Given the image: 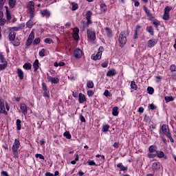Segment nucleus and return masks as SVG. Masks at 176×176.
I'll return each instance as SVG.
<instances>
[{
    "instance_id": "1",
    "label": "nucleus",
    "mask_w": 176,
    "mask_h": 176,
    "mask_svg": "<svg viewBox=\"0 0 176 176\" xmlns=\"http://www.w3.org/2000/svg\"><path fill=\"white\" fill-rule=\"evenodd\" d=\"M160 133L164 134L168 138L170 141V142H174V139L173 138V136H171V133H170V128L168 127V125L163 124L161 126Z\"/></svg>"
},
{
    "instance_id": "2",
    "label": "nucleus",
    "mask_w": 176,
    "mask_h": 176,
    "mask_svg": "<svg viewBox=\"0 0 176 176\" xmlns=\"http://www.w3.org/2000/svg\"><path fill=\"white\" fill-rule=\"evenodd\" d=\"M127 35H129V33H127V32L126 31L122 32L120 34L118 41H119L120 47H123V46L126 45L127 42V37H126Z\"/></svg>"
},
{
    "instance_id": "3",
    "label": "nucleus",
    "mask_w": 176,
    "mask_h": 176,
    "mask_svg": "<svg viewBox=\"0 0 176 176\" xmlns=\"http://www.w3.org/2000/svg\"><path fill=\"white\" fill-rule=\"evenodd\" d=\"M20 148V141L16 139L12 145V152L14 155V157H19V148Z\"/></svg>"
},
{
    "instance_id": "4",
    "label": "nucleus",
    "mask_w": 176,
    "mask_h": 176,
    "mask_svg": "<svg viewBox=\"0 0 176 176\" xmlns=\"http://www.w3.org/2000/svg\"><path fill=\"white\" fill-rule=\"evenodd\" d=\"M28 10L30 13V19H34L35 14V3L31 1L28 3Z\"/></svg>"
},
{
    "instance_id": "5",
    "label": "nucleus",
    "mask_w": 176,
    "mask_h": 176,
    "mask_svg": "<svg viewBox=\"0 0 176 176\" xmlns=\"http://www.w3.org/2000/svg\"><path fill=\"white\" fill-rule=\"evenodd\" d=\"M102 52H104V47H102V46H100L98 49V52L91 56V60H94V61H97V60H101Z\"/></svg>"
},
{
    "instance_id": "6",
    "label": "nucleus",
    "mask_w": 176,
    "mask_h": 176,
    "mask_svg": "<svg viewBox=\"0 0 176 176\" xmlns=\"http://www.w3.org/2000/svg\"><path fill=\"white\" fill-rule=\"evenodd\" d=\"M87 38L91 42L96 41V32L91 29H88L87 31Z\"/></svg>"
},
{
    "instance_id": "7",
    "label": "nucleus",
    "mask_w": 176,
    "mask_h": 176,
    "mask_svg": "<svg viewBox=\"0 0 176 176\" xmlns=\"http://www.w3.org/2000/svg\"><path fill=\"white\" fill-rule=\"evenodd\" d=\"M35 38V33L34 32V30H32L26 41V46H31L32 45V41H34V38Z\"/></svg>"
},
{
    "instance_id": "8",
    "label": "nucleus",
    "mask_w": 176,
    "mask_h": 176,
    "mask_svg": "<svg viewBox=\"0 0 176 176\" xmlns=\"http://www.w3.org/2000/svg\"><path fill=\"white\" fill-rule=\"evenodd\" d=\"M0 113H4V115H8L6 111V107H5V100L3 99H0Z\"/></svg>"
},
{
    "instance_id": "9",
    "label": "nucleus",
    "mask_w": 176,
    "mask_h": 176,
    "mask_svg": "<svg viewBox=\"0 0 176 176\" xmlns=\"http://www.w3.org/2000/svg\"><path fill=\"white\" fill-rule=\"evenodd\" d=\"M47 80L48 82H50L51 83L54 85H57L58 82H60V80L57 77H52L49 74H47Z\"/></svg>"
},
{
    "instance_id": "10",
    "label": "nucleus",
    "mask_w": 176,
    "mask_h": 176,
    "mask_svg": "<svg viewBox=\"0 0 176 176\" xmlns=\"http://www.w3.org/2000/svg\"><path fill=\"white\" fill-rule=\"evenodd\" d=\"M157 43V38H151L147 43L148 47H154Z\"/></svg>"
},
{
    "instance_id": "11",
    "label": "nucleus",
    "mask_w": 176,
    "mask_h": 176,
    "mask_svg": "<svg viewBox=\"0 0 176 176\" xmlns=\"http://www.w3.org/2000/svg\"><path fill=\"white\" fill-rule=\"evenodd\" d=\"M73 38L75 39V41L79 40V28H74L73 30Z\"/></svg>"
},
{
    "instance_id": "12",
    "label": "nucleus",
    "mask_w": 176,
    "mask_h": 176,
    "mask_svg": "<svg viewBox=\"0 0 176 176\" xmlns=\"http://www.w3.org/2000/svg\"><path fill=\"white\" fill-rule=\"evenodd\" d=\"M20 108L23 115H27V113H28V108L27 107L26 104L21 103Z\"/></svg>"
},
{
    "instance_id": "13",
    "label": "nucleus",
    "mask_w": 176,
    "mask_h": 176,
    "mask_svg": "<svg viewBox=\"0 0 176 176\" xmlns=\"http://www.w3.org/2000/svg\"><path fill=\"white\" fill-rule=\"evenodd\" d=\"M85 16H86L87 24H91V16H93V12H91V11L89 10L87 12Z\"/></svg>"
},
{
    "instance_id": "14",
    "label": "nucleus",
    "mask_w": 176,
    "mask_h": 176,
    "mask_svg": "<svg viewBox=\"0 0 176 176\" xmlns=\"http://www.w3.org/2000/svg\"><path fill=\"white\" fill-rule=\"evenodd\" d=\"M82 51L80 50V49H76L74 50V57L76 58H80V57H82Z\"/></svg>"
},
{
    "instance_id": "15",
    "label": "nucleus",
    "mask_w": 176,
    "mask_h": 176,
    "mask_svg": "<svg viewBox=\"0 0 176 176\" xmlns=\"http://www.w3.org/2000/svg\"><path fill=\"white\" fill-rule=\"evenodd\" d=\"M116 74H118V72H116V69H112L107 72V73L106 74V76H109V77L115 76Z\"/></svg>"
},
{
    "instance_id": "16",
    "label": "nucleus",
    "mask_w": 176,
    "mask_h": 176,
    "mask_svg": "<svg viewBox=\"0 0 176 176\" xmlns=\"http://www.w3.org/2000/svg\"><path fill=\"white\" fill-rule=\"evenodd\" d=\"M78 102L80 104H83L86 101V96H85V94L80 93L78 94Z\"/></svg>"
},
{
    "instance_id": "17",
    "label": "nucleus",
    "mask_w": 176,
    "mask_h": 176,
    "mask_svg": "<svg viewBox=\"0 0 176 176\" xmlns=\"http://www.w3.org/2000/svg\"><path fill=\"white\" fill-rule=\"evenodd\" d=\"M41 14L44 17H47V19H49V17H50V11H49L47 10H44L41 11Z\"/></svg>"
},
{
    "instance_id": "18",
    "label": "nucleus",
    "mask_w": 176,
    "mask_h": 176,
    "mask_svg": "<svg viewBox=\"0 0 176 176\" xmlns=\"http://www.w3.org/2000/svg\"><path fill=\"white\" fill-rule=\"evenodd\" d=\"M117 167L120 168V171H127L128 168L127 166H123L122 163H119L117 164Z\"/></svg>"
},
{
    "instance_id": "19",
    "label": "nucleus",
    "mask_w": 176,
    "mask_h": 176,
    "mask_svg": "<svg viewBox=\"0 0 176 176\" xmlns=\"http://www.w3.org/2000/svg\"><path fill=\"white\" fill-rule=\"evenodd\" d=\"M16 72L18 74L19 79H21V80H23V79H24V72H23V70H21V69H18Z\"/></svg>"
},
{
    "instance_id": "20",
    "label": "nucleus",
    "mask_w": 176,
    "mask_h": 176,
    "mask_svg": "<svg viewBox=\"0 0 176 176\" xmlns=\"http://www.w3.org/2000/svg\"><path fill=\"white\" fill-rule=\"evenodd\" d=\"M16 2H17V0H8V5L10 9H13V8L16 6Z\"/></svg>"
},
{
    "instance_id": "21",
    "label": "nucleus",
    "mask_w": 176,
    "mask_h": 176,
    "mask_svg": "<svg viewBox=\"0 0 176 176\" xmlns=\"http://www.w3.org/2000/svg\"><path fill=\"white\" fill-rule=\"evenodd\" d=\"M153 170H160V162H154L152 165Z\"/></svg>"
},
{
    "instance_id": "22",
    "label": "nucleus",
    "mask_w": 176,
    "mask_h": 176,
    "mask_svg": "<svg viewBox=\"0 0 176 176\" xmlns=\"http://www.w3.org/2000/svg\"><path fill=\"white\" fill-rule=\"evenodd\" d=\"M105 31H106L107 36H108V38H112L113 33H112V30H111V28H106Z\"/></svg>"
},
{
    "instance_id": "23",
    "label": "nucleus",
    "mask_w": 176,
    "mask_h": 176,
    "mask_svg": "<svg viewBox=\"0 0 176 176\" xmlns=\"http://www.w3.org/2000/svg\"><path fill=\"white\" fill-rule=\"evenodd\" d=\"M33 68L34 72H36L37 69H39V60L38 59L35 60L33 63Z\"/></svg>"
},
{
    "instance_id": "24",
    "label": "nucleus",
    "mask_w": 176,
    "mask_h": 176,
    "mask_svg": "<svg viewBox=\"0 0 176 176\" xmlns=\"http://www.w3.org/2000/svg\"><path fill=\"white\" fill-rule=\"evenodd\" d=\"M8 38L10 41H14L16 39V33L14 32H10Z\"/></svg>"
},
{
    "instance_id": "25",
    "label": "nucleus",
    "mask_w": 176,
    "mask_h": 176,
    "mask_svg": "<svg viewBox=\"0 0 176 176\" xmlns=\"http://www.w3.org/2000/svg\"><path fill=\"white\" fill-rule=\"evenodd\" d=\"M112 111L113 116H118V115H119V108H118V107H113Z\"/></svg>"
},
{
    "instance_id": "26",
    "label": "nucleus",
    "mask_w": 176,
    "mask_h": 176,
    "mask_svg": "<svg viewBox=\"0 0 176 176\" xmlns=\"http://www.w3.org/2000/svg\"><path fill=\"white\" fill-rule=\"evenodd\" d=\"M143 9H144L146 14H147L148 17H152V13H151V11H149L148 8H146V6H144Z\"/></svg>"
},
{
    "instance_id": "27",
    "label": "nucleus",
    "mask_w": 176,
    "mask_h": 176,
    "mask_svg": "<svg viewBox=\"0 0 176 176\" xmlns=\"http://www.w3.org/2000/svg\"><path fill=\"white\" fill-rule=\"evenodd\" d=\"M156 156L157 157H159V159H163L164 157V153L163 151H156Z\"/></svg>"
},
{
    "instance_id": "28",
    "label": "nucleus",
    "mask_w": 176,
    "mask_h": 176,
    "mask_svg": "<svg viewBox=\"0 0 176 176\" xmlns=\"http://www.w3.org/2000/svg\"><path fill=\"white\" fill-rule=\"evenodd\" d=\"M32 67V65L30 63H26L23 65V68L26 70L31 69Z\"/></svg>"
},
{
    "instance_id": "29",
    "label": "nucleus",
    "mask_w": 176,
    "mask_h": 176,
    "mask_svg": "<svg viewBox=\"0 0 176 176\" xmlns=\"http://www.w3.org/2000/svg\"><path fill=\"white\" fill-rule=\"evenodd\" d=\"M146 31L147 32H148V34H150V35H151L153 36V35H154L155 32H153V28H152L151 26H148L146 28Z\"/></svg>"
},
{
    "instance_id": "30",
    "label": "nucleus",
    "mask_w": 176,
    "mask_h": 176,
    "mask_svg": "<svg viewBox=\"0 0 176 176\" xmlns=\"http://www.w3.org/2000/svg\"><path fill=\"white\" fill-rule=\"evenodd\" d=\"M87 87L88 89H93V87H94V82H93L91 80H88L87 82Z\"/></svg>"
},
{
    "instance_id": "31",
    "label": "nucleus",
    "mask_w": 176,
    "mask_h": 176,
    "mask_svg": "<svg viewBox=\"0 0 176 176\" xmlns=\"http://www.w3.org/2000/svg\"><path fill=\"white\" fill-rule=\"evenodd\" d=\"M131 88L133 90H137V89H138V86L135 84V81L131 82Z\"/></svg>"
},
{
    "instance_id": "32",
    "label": "nucleus",
    "mask_w": 176,
    "mask_h": 176,
    "mask_svg": "<svg viewBox=\"0 0 176 176\" xmlns=\"http://www.w3.org/2000/svg\"><path fill=\"white\" fill-rule=\"evenodd\" d=\"M16 124L17 130H21V120L20 119L16 120Z\"/></svg>"
},
{
    "instance_id": "33",
    "label": "nucleus",
    "mask_w": 176,
    "mask_h": 176,
    "mask_svg": "<svg viewBox=\"0 0 176 176\" xmlns=\"http://www.w3.org/2000/svg\"><path fill=\"white\" fill-rule=\"evenodd\" d=\"M150 153H153L154 152H156V146L151 145L148 148Z\"/></svg>"
},
{
    "instance_id": "34",
    "label": "nucleus",
    "mask_w": 176,
    "mask_h": 176,
    "mask_svg": "<svg viewBox=\"0 0 176 176\" xmlns=\"http://www.w3.org/2000/svg\"><path fill=\"white\" fill-rule=\"evenodd\" d=\"M100 11L101 13H105V12H107V6H105V4L100 5Z\"/></svg>"
},
{
    "instance_id": "35",
    "label": "nucleus",
    "mask_w": 176,
    "mask_h": 176,
    "mask_svg": "<svg viewBox=\"0 0 176 176\" xmlns=\"http://www.w3.org/2000/svg\"><path fill=\"white\" fill-rule=\"evenodd\" d=\"M164 100L166 102H170L174 101V98L173 96H165Z\"/></svg>"
},
{
    "instance_id": "36",
    "label": "nucleus",
    "mask_w": 176,
    "mask_h": 176,
    "mask_svg": "<svg viewBox=\"0 0 176 176\" xmlns=\"http://www.w3.org/2000/svg\"><path fill=\"white\" fill-rule=\"evenodd\" d=\"M26 25L28 28H32V25H34V21H32V20H29L27 22Z\"/></svg>"
},
{
    "instance_id": "37",
    "label": "nucleus",
    "mask_w": 176,
    "mask_h": 176,
    "mask_svg": "<svg viewBox=\"0 0 176 176\" xmlns=\"http://www.w3.org/2000/svg\"><path fill=\"white\" fill-rule=\"evenodd\" d=\"M162 19L163 20H170V14L164 12Z\"/></svg>"
},
{
    "instance_id": "38",
    "label": "nucleus",
    "mask_w": 176,
    "mask_h": 176,
    "mask_svg": "<svg viewBox=\"0 0 176 176\" xmlns=\"http://www.w3.org/2000/svg\"><path fill=\"white\" fill-rule=\"evenodd\" d=\"M78 8H79V6H78V3H72V10L73 11L77 10Z\"/></svg>"
},
{
    "instance_id": "39",
    "label": "nucleus",
    "mask_w": 176,
    "mask_h": 176,
    "mask_svg": "<svg viewBox=\"0 0 176 176\" xmlns=\"http://www.w3.org/2000/svg\"><path fill=\"white\" fill-rule=\"evenodd\" d=\"M102 130L103 133L108 132L109 130V125H108V124L103 125Z\"/></svg>"
},
{
    "instance_id": "40",
    "label": "nucleus",
    "mask_w": 176,
    "mask_h": 176,
    "mask_svg": "<svg viewBox=\"0 0 176 176\" xmlns=\"http://www.w3.org/2000/svg\"><path fill=\"white\" fill-rule=\"evenodd\" d=\"M64 137H65L67 140H71L72 136H71V133H69V132L68 131H65L63 133Z\"/></svg>"
},
{
    "instance_id": "41",
    "label": "nucleus",
    "mask_w": 176,
    "mask_h": 176,
    "mask_svg": "<svg viewBox=\"0 0 176 176\" xmlns=\"http://www.w3.org/2000/svg\"><path fill=\"white\" fill-rule=\"evenodd\" d=\"M173 10V7L171 6H166L165 8H164V13H170V10Z\"/></svg>"
},
{
    "instance_id": "42",
    "label": "nucleus",
    "mask_w": 176,
    "mask_h": 176,
    "mask_svg": "<svg viewBox=\"0 0 176 176\" xmlns=\"http://www.w3.org/2000/svg\"><path fill=\"white\" fill-rule=\"evenodd\" d=\"M12 43L14 46H20V40H19V38H16L14 40Z\"/></svg>"
},
{
    "instance_id": "43",
    "label": "nucleus",
    "mask_w": 176,
    "mask_h": 176,
    "mask_svg": "<svg viewBox=\"0 0 176 176\" xmlns=\"http://www.w3.org/2000/svg\"><path fill=\"white\" fill-rule=\"evenodd\" d=\"M147 91H148V94H153L155 89H153V87H148L147 88Z\"/></svg>"
},
{
    "instance_id": "44",
    "label": "nucleus",
    "mask_w": 176,
    "mask_h": 176,
    "mask_svg": "<svg viewBox=\"0 0 176 176\" xmlns=\"http://www.w3.org/2000/svg\"><path fill=\"white\" fill-rule=\"evenodd\" d=\"M8 65L6 63L0 64V71H3V69H6Z\"/></svg>"
},
{
    "instance_id": "45",
    "label": "nucleus",
    "mask_w": 176,
    "mask_h": 176,
    "mask_svg": "<svg viewBox=\"0 0 176 176\" xmlns=\"http://www.w3.org/2000/svg\"><path fill=\"white\" fill-rule=\"evenodd\" d=\"M6 18L8 21L12 19V15H10V12H9V10H7Z\"/></svg>"
},
{
    "instance_id": "46",
    "label": "nucleus",
    "mask_w": 176,
    "mask_h": 176,
    "mask_svg": "<svg viewBox=\"0 0 176 176\" xmlns=\"http://www.w3.org/2000/svg\"><path fill=\"white\" fill-rule=\"evenodd\" d=\"M38 54L40 57H45V48H43L39 52Z\"/></svg>"
},
{
    "instance_id": "47",
    "label": "nucleus",
    "mask_w": 176,
    "mask_h": 176,
    "mask_svg": "<svg viewBox=\"0 0 176 176\" xmlns=\"http://www.w3.org/2000/svg\"><path fill=\"white\" fill-rule=\"evenodd\" d=\"M87 93L89 97H93V96H94V92L91 90L87 91Z\"/></svg>"
},
{
    "instance_id": "48",
    "label": "nucleus",
    "mask_w": 176,
    "mask_h": 176,
    "mask_svg": "<svg viewBox=\"0 0 176 176\" xmlns=\"http://www.w3.org/2000/svg\"><path fill=\"white\" fill-rule=\"evenodd\" d=\"M18 27L19 30H24V28H25V23H22L19 24Z\"/></svg>"
},
{
    "instance_id": "49",
    "label": "nucleus",
    "mask_w": 176,
    "mask_h": 176,
    "mask_svg": "<svg viewBox=\"0 0 176 176\" xmlns=\"http://www.w3.org/2000/svg\"><path fill=\"white\" fill-rule=\"evenodd\" d=\"M170 69L171 72H175V71H176L175 65H171Z\"/></svg>"
},
{
    "instance_id": "50",
    "label": "nucleus",
    "mask_w": 176,
    "mask_h": 176,
    "mask_svg": "<svg viewBox=\"0 0 176 176\" xmlns=\"http://www.w3.org/2000/svg\"><path fill=\"white\" fill-rule=\"evenodd\" d=\"M45 43H53V40L52 38H47L45 39Z\"/></svg>"
},
{
    "instance_id": "51",
    "label": "nucleus",
    "mask_w": 176,
    "mask_h": 176,
    "mask_svg": "<svg viewBox=\"0 0 176 176\" xmlns=\"http://www.w3.org/2000/svg\"><path fill=\"white\" fill-rule=\"evenodd\" d=\"M0 61L1 63H5V57L2 53H0Z\"/></svg>"
},
{
    "instance_id": "52",
    "label": "nucleus",
    "mask_w": 176,
    "mask_h": 176,
    "mask_svg": "<svg viewBox=\"0 0 176 176\" xmlns=\"http://www.w3.org/2000/svg\"><path fill=\"white\" fill-rule=\"evenodd\" d=\"M89 166H96V162L94 160H90L87 162Z\"/></svg>"
},
{
    "instance_id": "53",
    "label": "nucleus",
    "mask_w": 176,
    "mask_h": 176,
    "mask_svg": "<svg viewBox=\"0 0 176 176\" xmlns=\"http://www.w3.org/2000/svg\"><path fill=\"white\" fill-rule=\"evenodd\" d=\"M35 157H37V158L38 157V158L41 159L42 160H45V157H43L42 155V154H36Z\"/></svg>"
},
{
    "instance_id": "54",
    "label": "nucleus",
    "mask_w": 176,
    "mask_h": 176,
    "mask_svg": "<svg viewBox=\"0 0 176 176\" xmlns=\"http://www.w3.org/2000/svg\"><path fill=\"white\" fill-rule=\"evenodd\" d=\"M42 87H43V91H47V86L46 85V83L43 82L42 83Z\"/></svg>"
},
{
    "instance_id": "55",
    "label": "nucleus",
    "mask_w": 176,
    "mask_h": 176,
    "mask_svg": "<svg viewBox=\"0 0 176 176\" xmlns=\"http://www.w3.org/2000/svg\"><path fill=\"white\" fill-rule=\"evenodd\" d=\"M5 2H6V0H0V9H2L3 8Z\"/></svg>"
},
{
    "instance_id": "56",
    "label": "nucleus",
    "mask_w": 176,
    "mask_h": 176,
    "mask_svg": "<svg viewBox=\"0 0 176 176\" xmlns=\"http://www.w3.org/2000/svg\"><path fill=\"white\" fill-rule=\"evenodd\" d=\"M102 68H107L108 67V60H106L102 63Z\"/></svg>"
},
{
    "instance_id": "57",
    "label": "nucleus",
    "mask_w": 176,
    "mask_h": 176,
    "mask_svg": "<svg viewBox=\"0 0 176 176\" xmlns=\"http://www.w3.org/2000/svg\"><path fill=\"white\" fill-rule=\"evenodd\" d=\"M6 23V19H0V25H5Z\"/></svg>"
},
{
    "instance_id": "58",
    "label": "nucleus",
    "mask_w": 176,
    "mask_h": 176,
    "mask_svg": "<svg viewBox=\"0 0 176 176\" xmlns=\"http://www.w3.org/2000/svg\"><path fill=\"white\" fill-rule=\"evenodd\" d=\"M148 108L149 109H151L152 111H153V109H156L157 107L153 104H150L148 105Z\"/></svg>"
},
{
    "instance_id": "59",
    "label": "nucleus",
    "mask_w": 176,
    "mask_h": 176,
    "mask_svg": "<svg viewBox=\"0 0 176 176\" xmlns=\"http://www.w3.org/2000/svg\"><path fill=\"white\" fill-rule=\"evenodd\" d=\"M34 43L35 45H38V43H41V38H35L34 41Z\"/></svg>"
},
{
    "instance_id": "60",
    "label": "nucleus",
    "mask_w": 176,
    "mask_h": 176,
    "mask_svg": "<svg viewBox=\"0 0 176 176\" xmlns=\"http://www.w3.org/2000/svg\"><path fill=\"white\" fill-rule=\"evenodd\" d=\"M141 28H142L141 25H136L135 32H139Z\"/></svg>"
},
{
    "instance_id": "61",
    "label": "nucleus",
    "mask_w": 176,
    "mask_h": 176,
    "mask_svg": "<svg viewBox=\"0 0 176 176\" xmlns=\"http://www.w3.org/2000/svg\"><path fill=\"white\" fill-rule=\"evenodd\" d=\"M104 96H105L106 97H109V96H111V93H109V91L105 90L104 93Z\"/></svg>"
},
{
    "instance_id": "62",
    "label": "nucleus",
    "mask_w": 176,
    "mask_h": 176,
    "mask_svg": "<svg viewBox=\"0 0 176 176\" xmlns=\"http://www.w3.org/2000/svg\"><path fill=\"white\" fill-rule=\"evenodd\" d=\"M148 157H149V159H153L154 157H156V154H148Z\"/></svg>"
},
{
    "instance_id": "63",
    "label": "nucleus",
    "mask_w": 176,
    "mask_h": 176,
    "mask_svg": "<svg viewBox=\"0 0 176 176\" xmlns=\"http://www.w3.org/2000/svg\"><path fill=\"white\" fill-rule=\"evenodd\" d=\"M80 122H82L83 123H86V119L85 118V117L83 116H80Z\"/></svg>"
},
{
    "instance_id": "64",
    "label": "nucleus",
    "mask_w": 176,
    "mask_h": 176,
    "mask_svg": "<svg viewBox=\"0 0 176 176\" xmlns=\"http://www.w3.org/2000/svg\"><path fill=\"white\" fill-rule=\"evenodd\" d=\"M44 97H47V98H49V97H50V96L49 95V91H44Z\"/></svg>"
}]
</instances>
